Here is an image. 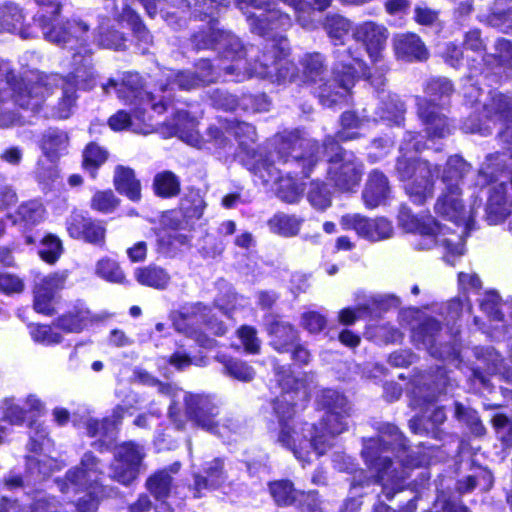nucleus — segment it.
Here are the masks:
<instances>
[{
    "label": "nucleus",
    "instance_id": "obj_1",
    "mask_svg": "<svg viewBox=\"0 0 512 512\" xmlns=\"http://www.w3.org/2000/svg\"><path fill=\"white\" fill-rule=\"evenodd\" d=\"M73 71L66 77L58 74L31 73L11 83L12 99L22 109L38 112L53 88H60L61 96L55 115L59 119H67L71 115L77 99V87L91 89L95 85L91 51L85 54L76 51L72 57Z\"/></svg>",
    "mask_w": 512,
    "mask_h": 512
},
{
    "label": "nucleus",
    "instance_id": "obj_2",
    "mask_svg": "<svg viewBox=\"0 0 512 512\" xmlns=\"http://www.w3.org/2000/svg\"><path fill=\"white\" fill-rule=\"evenodd\" d=\"M317 402L325 410L319 427L308 423L302 427L283 425L278 434L277 441L301 462H308L312 452L324 454L332 446L333 438L348 426L351 407L343 394L323 389L317 396Z\"/></svg>",
    "mask_w": 512,
    "mask_h": 512
},
{
    "label": "nucleus",
    "instance_id": "obj_3",
    "mask_svg": "<svg viewBox=\"0 0 512 512\" xmlns=\"http://www.w3.org/2000/svg\"><path fill=\"white\" fill-rule=\"evenodd\" d=\"M272 147L273 151L269 152L268 158L258 167L260 177L266 183L280 181L278 196L288 203H293L298 198V190L290 180L281 179L282 171L276 164L300 166L303 176L309 177L319 159V146L315 140L303 137L299 131H290L274 136Z\"/></svg>",
    "mask_w": 512,
    "mask_h": 512
},
{
    "label": "nucleus",
    "instance_id": "obj_4",
    "mask_svg": "<svg viewBox=\"0 0 512 512\" xmlns=\"http://www.w3.org/2000/svg\"><path fill=\"white\" fill-rule=\"evenodd\" d=\"M379 436L370 438L364 442L362 456L370 468L375 473V481L383 486L387 498L391 497L389 490L402 489V483L408 477L407 469L417 466L418 462L410 456L401 459L403 466L401 470L393 467L391 459L384 455L389 448L406 450V440L398 428L392 424H383L378 428Z\"/></svg>",
    "mask_w": 512,
    "mask_h": 512
},
{
    "label": "nucleus",
    "instance_id": "obj_5",
    "mask_svg": "<svg viewBox=\"0 0 512 512\" xmlns=\"http://www.w3.org/2000/svg\"><path fill=\"white\" fill-rule=\"evenodd\" d=\"M104 478V464L92 452H86L82 456L78 466L71 468L66 473L67 483L61 488L64 493L86 492L76 506L79 512H95L99 501L114 493V488L102 483Z\"/></svg>",
    "mask_w": 512,
    "mask_h": 512
},
{
    "label": "nucleus",
    "instance_id": "obj_6",
    "mask_svg": "<svg viewBox=\"0 0 512 512\" xmlns=\"http://www.w3.org/2000/svg\"><path fill=\"white\" fill-rule=\"evenodd\" d=\"M37 4L46 8L34 17V25L42 31L43 37L58 46L77 49L85 54L89 25L79 19L56 22L55 16L60 13L61 0H36Z\"/></svg>",
    "mask_w": 512,
    "mask_h": 512
},
{
    "label": "nucleus",
    "instance_id": "obj_7",
    "mask_svg": "<svg viewBox=\"0 0 512 512\" xmlns=\"http://www.w3.org/2000/svg\"><path fill=\"white\" fill-rule=\"evenodd\" d=\"M506 164V155L495 153L486 157L478 174V184L489 182L495 184L489 190L485 207V220L489 225L503 222L512 212V191L508 189V182H498V173L503 172Z\"/></svg>",
    "mask_w": 512,
    "mask_h": 512
},
{
    "label": "nucleus",
    "instance_id": "obj_8",
    "mask_svg": "<svg viewBox=\"0 0 512 512\" xmlns=\"http://www.w3.org/2000/svg\"><path fill=\"white\" fill-rule=\"evenodd\" d=\"M323 148L328 162V180L341 192H353L362 179V161L352 152L344 150L333 136L325 138Z\"/></svg>",
    "mask_w": 512,
    "mask_h": 512
},
{
    "label": "nucleus",
    "instance_id": "obj_9",
    "mask_svg": "<svg viewBox=\"0 0 512 512\" xmlns=\"http://www.w3.org/2000/svg\"><path fill=\"white\" fill-rule=\"evenodd\" d=\"M275 377L282 389V394L273 401V409L279 419L280 427L289 425L295 410V398L307 401L312 390L316 387L315 375L304 373L301 377H294L285 366L274 364Z\"/></svg>",
    "mask_w": 512,
    "mask_h": 512
},
{
    "label": "nucleus",
    "instance_id": "obj_10",
    "mask_svg": "<svg viewBox=\"0 0 512 512\" xmlns=\"http://www.w3.org/2000/svg\"><path fill=\"white\" fill-rule=\"evenodd\" d=\"M289 43L286 37L280 35L273 37L266 44L261 58L250 64L247 74L250 77L267 78L272 82L285 83L293 81L296 76V66L287 59Z\"/></svg>",
    "mask_w": 512,
    "mask_h": 512
},
{
    "label": "nucleus",
    "instance_id": "obj_11",
    "mask_svg": "<svg viewBox=\"0 0 512 512\" xmlns=\"http://www.w3.org/2000/svg\"><path fill=\"white\" fill-rule=\"evenodd\" d=\"M396 172L401 181L406 182L405 190L412 201L423 204L432 197L434 176L438 175V166L423 159L399 157L396 162Z\"/></svg>",
    "mask_w": 512,
    "mask_h": 512
},
{
    "label": "nucleus",
    "instance_id": "obj_12",
    "mask_svg": "<svg viewBox=\"0 0 512 512\" xmlns=\"http://www.w3.org/2000/svg\"><path fill=\"white\" fill-rule=\"evenodd\" d=\"M409 229L416 236L413 244L417 250L443 246L453 254H462L461 236L452 232L449 227L438 224L431 217H413Z\"/></svg>",
    "mask_w": 512,
    "mask_h": 512
},
{
    "label": "nucleus",
    "instance_id": "obj_13",
    "mask_svg": "<svg viewBox=\"0 0 512 512\" xmlns=\"http://www.w3.org/2000/svg\"><path fill=\"white\" fill-rule=\"evenodd\" d=\"M334 55L338 61L334 68V78L320 87L319 99L323 105L332 106L343 99L355 82L356 69L349 62L351 58L353 62L361 66L362 61L355 56L351 49H337Z\"/></svg>",
    "mask_w": 512,
    "mask_h": 512
},
{
    "label": "nucleus",
    "instance_id": "obj_14",
    "mask_svg": "<svg viewBox=\"0 0 512 512\" xmlns=\"http://www.w3.org/2000/svg\"><path fill=\"white\" fill-rule=\"evenodd\" d=\"M102 88L106 94L109 93L110 88H114L118 97L125 103L140 106L150 105L158 113L164 112L169 102V99L165 96H157L153 92L145 91L142 79L137 73H127L120 84L113 79H109Z\"/></svg>",
    "mask_w": 512,
    "mask_h": 512
},
{
    "label": "nucleus",
    "instance_id": "obj_15",
    "mask_svg": "<svg viewBox=\"0 0 512 512\" xmlns=\"http://www.w3.org/2000/svg\"><path fill=\"white\" fill-rule=\"evenodd\" d=\"M143 458L141 447L132 443L120 446L110 465L109 477L124 486L131 485L139 475Z\"/></svg>",
    "mask_w": 512,
    "mask_h": 512
},
{
    "label": "nucleus",
    "instance_id": "obj_16",
    "mask_svg": "<svg viewBox=\"0 0 512 512\" xmlns=\"http://www.w3.org/2000/svg\"><path fill=\"white\" fill-rule=\"evenodd\" d=\"M215 51L221 58L230 60L234 64L224 66L223 71L226 75H234L235 81L240 82L249 78L247 69L254 62H242L241 58L246 50L241 40L229 31L220 30V34L216 35Z\"/></svg>",
    "mask_w": 512,
    "mask_h": 512
},
{
    "label": "nucleus",
    "instance_id": "obj_17",
    "mask_svg": "<svg viewBox=\"0 0 512 512\" xmlns=\"http://www.w3.org/2000/svg\"><path fill=\"white\" fill-rule=\"evenodd\" d=\"M483 117L493 124H501L500 140L512 149V97L499 92L489 95L483 104Z\"/></svg>",
    "mask_w": 512,
    "mask_h": 512
},
{
    "label": "nucleus",
    "instance_id": "obj_18",
    "mask_svg": "<svg viewBox=\"0 0 512 512\" xmlns=\"http://www.w3.org/2000/svg\"><path fill=\"white\" fill-rule=\"evenodd\" d=\"M340 225L344 230H354L358 236L371 242L389 239L394 232L393 225L388 219H372L357 213L343 215Z\"/></svg>",
    "mask_w": 512,
    "mask_h": 512
},
{
    "label": "nucleus",
    "instance_id": "obj_19",
    "mask_svg": "<svg viewBox=\"0 0 512 512\" xmlns=\"http://www.w3.org/2000/svg\"><path fill=\"white\" fill-rule=\"evenodd\" d=\"M417 115L429 139L445 138L454 129L452 121L443 112V108L432 99L417 98Z\"/></svg>",
    "mask_w": 512,
    "mask_h": 512
},
{
    "label": "nucleus",
    "instance_id": "obj_20",
    "mask_svg": "<svg viewBox=\"0 0 512 512\" xmlns=\"http://www.w3.org/2000/svg\"><path fill=\"white\" fill-rule=\"evenodd\" d=\"M388 36L389 32L386 27L372 21L359 24L353 31V38L365 47L375 65L382 62V53L386 47Z\"/></svg>",
    "mask_w": 512,
    "mask_h": 512
},
{
    "label": "nucleus",
    "instance_id": "obj_21",
    "mask_svg": "<svg viewBox=\"0 0 512 512\" xmlns=\"http://www.w3.org/2000/svg\"><path fill=\"white\" fill-rule=\"evenodd\" d=\"M461 190L457 184L445 185L435 204V211L454 223L467 224L476 214L475 208L468 213L460 198Z\"/></svg>",
    "mask_w": 512,
    "mask_h": 512
},
{
    "label": "nucleus",
    "instance_id": "obj_22",
    "mask_svg": "<svg viewBox=\"0 0 512 512\" xmlns=\"http://www.w3.org/2000/svg\"><path fill=\"white\" fill-rule=\"evenodd\" d=\"M184 400L186 413L195 424L207 431H214L218 424L217 404L209 396L200 394H187Z\"/></svg>",
    "mask_w": 512,
    "mask_h": 512
},
{
    "label": "nucleus",
    "instance_id": "obj_23",
    "mask_svg": "<svg viewBox=\"0 0 512 512\" xmlns=\"http://www.w3.org/2000/svg\"><path fill=\"white\" fill-rule=\"evenodd\" d=\"M67 231L74 239L102 246L105 243L106 229L101 221L73 212L66 221Z\"/></svg>",
    "mask_w": 512,
    "mask_h": 512
},
{
    "label": "nucleus",
    "instance_id": "obj_24",
    "mask_svg": "<svg viewBox=\"0 0 512 512\" xmlns=\"http://www.w3.org/2000/svg\"><path fill=\"white\" fill-rule=\"evenodd\" d=\"M268 491L274 503L279 507L294 505L300 497H305V502L311 512L318 511L317 493L314 491L304 493L297 490L291 480L280 479L268 483Z\"/></svg>",
    "mask_w": 512,
    "mask_h": 512
},
{
    "label": "nucleus",
    "instance_id": "obj_25",
    "mask_svg": "<svg viewBox=\"0 0 512 512\" xmlns=\"http://www.w3.org/2000/svg\"><path fill=\"white\" fill-rule=\"evenodd\" d=\"M260 11L259 14L244 12L247 14L251 31L260 36H270L272 31H286L292 25L288 14L270 8V5Z\"/></svg>",
    "mask_w": 512,
    "mask_h": 512
},
{
    "label": "nucleus",
    "instance_id": "obj_26",
    "mask_svg": "<svg viewBox=\"0 0 512 512\" xmlns=\"http://www.w3.org/2000/svg\"><path fill=\"white\" fill-rule=\"evenodd\" d=\"M228 475L221 458H214L203 464L202 470L193 473L195 497H201L203 490H214L221 487Z\"/></svg>",
    "mask_w": 512,
    "mask_h": 512
},
{
    "label": "nucleus",
    "instance_id": "obj_27",
    "mask_svg": "<svg viewBox=\"0 0 512 512\" xmlns=\"http://www.w3.org/2000/svg\"><path fill=\"white\" fill-rule=\"evenodd\" d=\"M65 274H53L44 278L34 289V309L45 315L54 313L53 299L66 282Z\"/></svg>",
    "mask_w": 512,
    "mask_h": 512
},
{
    "label": "nucleus",
    "instance_id": "obj_28",
    "mask_svg": "<svg viewBox=\"0 0 512 512\" xmlns=\"http://www.w3.org/2000/svg\"><path fill=\"white\" fill-rule=\"evenodd\" d=\"M391 194L387 176L380 170H372L367 177L362 198L368 208H376L386 203Z\"/></svg>",
    "mask_w": 512,
    "mask_h": 512
},
{
    "label": "nucleus",
    "instance_id": "obj_29",
    "mask_svg": "<svg viewBox=\"0 0 512 512\" xmlns=\"http://www.w3.org/2000/svg\"><path fill=\"white\" fill-rule=\"evenodd\" d=\"M395 56L399 60L406 62L423 61L428 58L427 49L420 39L414 33L397 34L392 40Z\"/></svg>",
    "mask_w": 512,
    "mask_h": 512
},
{
    "label": "nucleus",
    "instance_id": "obj_30",
    "mask_svg": "<svg viewBox=\"0 0 512 512\" xmlns=\"http://www.w3.org/2000/svg\"><path fill=\"white\" fill-rule=\"evenodd\" d=\"M23 19V12L18 5L5 3L0 6V30L11 33L18 31L23 39L36 37L37 31L33 30L31 25L22 26Z\"/></svg>",
    "mask_w": 512,
    "mask_h": 512
},
{
    "label": "nucleus",
    "instance_id": "obj_31",
    "mask_svg": "<svg viewBox=\"0 0 512 512\" xmlns=\"http://www.w3.org/2000/svg\"><path fill=\"white\" fill-rule=\"evenodd\" d=\"M474 354L480 363L471 369L472 378L478 380L481 384L486 385L488 379L483 371L487 374H495L500 372L502 366V358L492 347H476L474 349Z\"/></svg>",
    "mask_w": 512,
    "mask_h": 512
},
{
    "label": "nucleus",
    "instance_id": "obj_32",
    "mask_svg": "<svg viewBox=\"0 0 512 512\" xmlns=\"http://www.w3.org/2000/svg\"><path fill=\"white\" fill-rule=\"evenodd\" d=\"M113 184L117 192L133 202L141 199V183L129 167L118 165L114 171Z\"/></svg>",
    "mask_w": 512,
    "mask_h": 512
},
{
    "label": "nucleus",
    "instance_id": "obj_33",
    "mask_svg": "<svg viewBox=\"0 0 512 512\" xmlns=\"http://www.w3.org/2000/svg\"><path fill=\"white\" fill-rule=\"evenodd\" d=\"M172 486V477L166 469L160 470L151 475L146 481L148 491L160 502L155 507V512H172L171 506L164 501L169 494Z\"/></svg>",
    "mask_w": 512,
    "mask_h": 512
},
{
    "label": "nucleus",
    "instance_id": "obj_34",
    "mask_svg": "<svg viewBox=\"0 0 512 512\" xmlns=\"http://www.w3.org/2000/svg\"><path fill=\"white\" fill-rule=\"evenodd\" d=\"M211 309L200 302L184 305L173 318L175 328L179 332L190 334L189 324H199L206 321Z\"/></svg>",
    "mask_w": 512,
    "mask_h": 512
},
{
    "label": "nucleus",
    "instance_id": "obj_35",
    "mask_svg": "<svg viewBox=\"0 0 512 512\" xmlns=\"http://www.w3.org/2000/svg\"><path fill=\"white\" fill-rule=\"evenodd\" d=\"M268 332L271 337L270 344L279 353L289 352L298 340L297 331L288 322L274 321Z\"/></svg>",
    "mask_w": 512,
    "mask_h": 512
},
{
    "label": "nucleus",
    "instance_id": "obj_36",
    "mask_svg": "<svg viewBox=\"0 0 512 512\" xmlns=\"http://www.w3.org/2000/svg\"><path fill=\"white\" fill-rule=\"evenodd\" d=\"M67 146L68 135L62 130L50 128L42 136L41 149L52 162L65 152Z\"/></svg>",
    "mask_w": 512,
    "mask_h": 512
},
{
    "label": "nucleus",
    "instance_id": "obj_37",
    "mask_svg": "<svg viewBox=\"0 0 512 512\" xmlns=\"http://www.w3.org/2000/svg\"><path fill=\"white\" fill-rule=\"evenodd\" d=\"M377 121L376 117L363 115L359 117L354 112L347 111L341 115V129L337 132L336 136L333 137L338 143L351 141L359 138V133L354 131L355 129L361 128L367 121Z\"/></svg>",
    "mask_w": 512,
    "mask_h": 512
},
{
    "label": "nucleus",
    "instance_id": "obj_38",
    "mask_svg": "<svg viewBox=\"0 0 512 512\" xmlns=\"http://www.w3.org/2000/svg\"><path fill=\"white\" fill-rule=\"evenodd\" d=\"M440 328V323L436 319L429 318L413 330L412 341L418 348L430 352L437 346L436 341Z\"/></svg>",
    "mask_w": 512,
    "mask_h": 512
},
{
    "label": "nucleus",
    "instance_id": "obj_39",
    "mask_svg": "<svg viewBox=\"0 0 512 512\" xmlns=\"http://www.w3.org/2000/svg\"><path fill=\"white\" fill-rule=\"evenodd\" d=\"M299 64L306 81L316 83L323 80L327 66L322 54L319 52L306 53L299 60Z\"/></svg>",
    "mask_w": 512,
    "mask_h": 512
},
{
    "label": "nucleus",
    "instance_id": "obj_40",
    "mask_svg": "<svg viewBox=\"0 0 512 512\" xmlns=\"http://www.w3.org/2000/svg\"><path fill=\"white\" fill-rule=\"evenodd\" d=\"M100 318H92L90 312L86 309L76 308L59 317L55 325L68 333L81 332L89 322L99 320Z\"/></svg>",
    "mask_w": 512,
    "mask_h": 512
},
{
    "label": "nucleus",
    "instance_id": "obj_41",
    "mask_svg": "<svg viewBox=\"0 0 512 512\" xmlns=\"http://www.w3.org/2000/svg\"><path fill=\"white\" fill-rule=\"evenodd\" d=\"M267 224L272 233L283 237H292L298 234L302 219L295 215L277 213L268 220Z\"/></svg>",
    "mask_w": 512,
    "mask_h": 512
},
{
    "label": "nucleus",
    "instance_id": "obj_42",
    "mask_svg": "<svg viewBox=\"0 0 512 512\" xmlns=\"http://www.w3.org/2000/svg\"><path fill=\"white\" fill-rule=\"evenodd\" d=\"M152 187L154 193L161 198L175 197L181 190L178 176L168 170L159 172L154 176Z\"/></svg>",
    "mask_w": 512,
    "mask_h": 512
},
{
    "label": "nucleus",
    "instance_id": "obj_43",
    "mask_svg": "<svg viewBox=\"0 0 512 512\" xmlns=\"http://www.w3.org/2000/svg\"><path fill=\"white\" fill-rule=\"evenodd\" d=\"M135 277L140 284L155 289H165L170 282V275L163 268L153 265L138 268Z\"/></svg>",
    "mask_w": 512,
    "mask_h": 512
},
{
    "label": "nucleus",
    "instance_id": "obj_44",
    "mask_svg": "<svg viewBox=\"0 0 512 512\" xmlns=\"http://www.w3.org/2000/svg\"><path fill=\"white\" fill-rule=\"evenodd\" d=\"M44 218V208L38 201H29L21 204L15 215L13 222L23 224L25 227H31L40 223Z\"/></svg>",
    "mask_w": 512,
    "mask_h": 512
},
{
    "label": "nucleus",
    "instance_id": "obj_45",
    "mask_svg": "<svg viewBox=\"0 0 512 512\" xmlns=\"http://www.w3.org/2000/svg\"><path fill=\"white\" fill-rule=\"evenodd\" d=\"M470 168V164L460 155L450 156L442 174L443 183L445 185L453 183L459 186V182L469 173Z\"/></svg>",
    "mask_w": 512,
    "mask_h": 512
},
{
    "label": "nucleus",
    "instance_id": "obj_46",
    "mask_svg": "<svg viewBox=\"0 0 512 512\" xmlns=\"http://www.w3.org/2000/svg\"><path fill=\"white\" fill-rule=\"evenodd\" d=\"M221 363L224 373L236 380L250 382L255 377L254 368L242 360L229 358L221 360Z\"/></svg>",
    "mask_w": 512,
    "mask_h": 512
},
{
    "label": "nucleus",
    "instance_id": "obj_47",
    "mask_svg": "<svg viewBox=\"0 0 512 512\" xmlns=\"http://www.w3.org/2000/svg\"><path fill=\"white\" fill-rule=\"evenodd\" d=\"M26 465L27 472L30 474V476L35 481H40L52 473L56 463L52 458L43 455L40 458L35 456H28Z\"/></svg>",
    "mask_w": 512,
    "mask_h": 512
},
{
    "label": "nucleus",
    "instance_id": "obj_48",
    "mask_svg": "<svg viewBox=\"0 0 512 512\" xmlns=\"http://www.w3.org/2000/svg\"><path fill=\"white\" fill-rule=\"evenodd\" d=\"M405 113V104L397 96H388L387 101L383 102V107L376 112L377 119L392 121L399 125L403 120Z\"/></svg>",
    "mask_w": 512,
    "mask_h": 512
},
{
    "label": "nucleus",
    "instance_id": "obj_49",
    "mask_svg": "<svg viewBox=\"0 0 512 512\" xmlns=\"http://www.w3.org/2000/svg\"><path fill=\"white\" fill-rule=\"evenodd\" d=\"M173 82L182 90H192L200 88V84L197 80V75H195L192 70H184L178 72L169 71L167 75V83L160 84L159 91L164 93L167 90V87L170 85V81Z\"/></svg>",
    "mask_w": 512,
    "mask_h": 512
},
{
    "label": "nucleus",
    "instance_id": "obj_50",
    "mask_svg": "<svg viewBox=\"0 0 512 512\" xmlns=\"http://www.w3.org/2000/svg\"><path fill=\"white\" fill-rule=\"evenodd\" d=\"M96 274L112 283L122 284L125 280V275L119 264L110 258H102L96 263Z\"/></svg>",
    "mask_w": 512,
    "mask_h": 512
},
{
    "label": "nucleus",
    "instance_id": "obj_51",
    "mask_svg": "<svg viewBox=\"0 0 512 512\" xmlns=\"http://www.w3.org/2000/svg\"><path fill=\"white\" fill-rule=\"evenodd\" d=\"M351 28L350 21L341 15L332 14L327 15L324 22V29L328 36L336 41L342 40Z\"/></svg>",
    "mask_w": 512,
    "mask_h": 512
},
{
    "label": "nucleus",
    "instance_id": "obj_52",
    "mask_svg": "<svg viewBox=\"0 0 512 512\" xmlns=\"http://www.w3.org/2000/svg\"><path fill=\"white\" fill-rule=\"evenodd\" d=\"M108 152L95 143L87 145L83 152V166L91 171L94 177L95 171L107 160Z\"/></svg>",
    "mask_w": 512,
    "mask_h": 512
},
{
    "label": "nucleus",
    "instance_id": "obj_53",
    "mask_svg": "<svg viewBox=\"0 0 512 512\" xmlns=\"http://www.w3.org/2000/svg\"><path fill=\"white\" fill-rule=\"evenodd\" d=\"M219 70L223 67L215 68L209 59H200L194 65V73L201 87L215 83L220 78Z\"/></svg>",
    "mask_w": 512,
    "mask_h": 512
},
{
    "label": "nucleus",
    "instance_id": "obj_54",
    "mask_svg": "<svg viewBox=\"0 0 512 512\" xmlns=\"http://www.w3.org/2000/svg\"><path fill=\"white\" fill-rule=\"evenodd\" d=\"M120 200L112 190L97 191L91 198L90 207L101 213H111L119 205Z\"/></svg>",
    "mask_w": 512,
    "mask_h": 512
},
{
    "label": "nucleus",
    "instance_id": "obj_55",
    "mask_svg": "<svg viewBox=\"0 0 512 512\" xmlns=\"http://www.w3.org/2000/svg\"><path fill=\"white\" fill-rule=\"evenodd\" d=\"M308 200L312 206L319 210H325L331 205V193L325 183L311 182L308 192Z\"/></svg>",
    "mask_w": 512,
    "mask_h": 512
},
{
    "label": "nucleus",
    "instance_id": "obj_56",
    "mask_svg": "<svg viewBox=\"0 0 512 512\" xmlns=\"http://www.w3.org/2000/svg\"><path fill=\"white\" fill-rule=\"evenodd\" d=\"M226 132L234 135L239 140L240 144L248 142H255L257 133L255 127L246 122H239L236 120H227Z\"/></svg>",
    "mask_w": 512,
    "mask_h": 512
},
{
    "label": "nucleus",
    "instance_id": "obj_57",
    "mask_svg": "<svg viewBox=\"0 0 512 512\" xmlns=\"http://www.w3.org/2000/svg\"><path fill=\"white\" fill-rule=\"evenodd\" d=\"M29 438L27 447L31 452H38L50 443L47 428L36 421L31 422L29 426Z\"/></svg>",
    "mask_w": 512,
    "mask_h": 512
},
{
    "label": "nucleus",
    "instance_id": "obj_58",
    "mask_svg": "<svg viewBox=\"0 0 512 512\" xmlns=\"http://www.w3.org/2000/svg\"><path fill=\"white\" fill-rule=\"evenodd\" d=\"M63 247L59 238L48 235L42 242L39 249V256L47 263H55L62 253Z\"/></svg>",
    "mask_w": 512,
    "mask_h": 512
},
{
    "label": "nucleus",
    "instance_id": "obj_59",
    "mask_svg": "<svg viewBox=\"0 0 512 512\" xmlns=\"http://www.w3.org/2000/svg\"><path fill=\"white\" fill-rule=\"evenodd\" d=\"M96 41L99 46L108 49L122 50L125 47V37L122 33L116 30L105 31L103 27L99 28Z\"/></svg>",
    "mask_w": 512,
    "mask_h": 512
},
{
    "label": "nucleus",
    "instance_id": "obj_60",
    "mask_svg": "<svg viewBox=\"0 0 512 512\" xmlns=\"http://www.w3.org/2000/svg\"><path fill=\"white\" fill-rule=\"evenodd\" d=\"M453 90L451 81L445 77L432 78L425 87L427 95L434 98L448 97Z\"/></svg>",
    "mask_w": 512,
    "mask_h": 512
},
{
    "label": "nucleus",
    "instance_id": "obj_61",
    "mask_svg": "<svg viewBox=\"0 0 512 512\" xmlns=\"http://www.w3.org/2000/svg\"><path fill=\"white\" fill-rule=\"evenodd\" d=\"M220 34V30L210 26L208 30L199 31L192 37V43L197 50L213 49L216 46V35Z\"/></svg>",
    "mask_w": 512,
    "mask_h": 512
},
{
    "label": "nucleus",
    "instance_id": "obj_62",
    "mask_svg": "<svg viewBox=\"0 0 512 512\" xmlns=\"http://www.w3.org/2000/svg\"><path fill=\"white\" fill-rule=\"evenodd\" d=\"M34 341L45 345L58 344L62 342L61 334L55 332L51 327L39 325L31 330Z\"/></svg>",
    "mask_w": 512,
    "mask_h": 512
},
{
    "label": "nucleus",
    "instance_id": "obj_63",
    "mask_svg": "<svg viewBox=\"0 0 512 512\" xmlns=\"http://www.w3.org/2000/svg\"><path fill=\"white\" fill-rule=\"evenodd\" d=\"M238 335L245 348V351L251 354H257L260 351V340L257 337V331L251 326H242L238 330Z\"/></svg>",
    "mask_w": 512,
    "mask_h": 512
},
{
    "label": "nucleus",
    "instance_id": "obj_64",
    "mask_svg": "<svg viewBox=\"0 0 512 512\" xmlns=\"http://www.w3.org/2000/svg\"><path fill=\"white\" fill-rule=\"evenodd\" d=\"M463 47L466 51L470 50L477 56L483 58L485 52V43L479 30L474 29L465 33Z\"/></svg>",
    "mask_w": 512,
    "mask_h": 512
}]
</instances>
